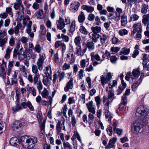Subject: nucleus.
<instances>
[{"label": "nucleus", "mask_w": 149, "mask_h": 149, "mask_svg": "<svg viewBox=\"0 0 149 149\" xmlns=\"http://www.w3.org/2000/svg\"><path fill=\"white\" fill-rule=\"evenodd\" d=\"M12 49L13 48L11 47L10 46H8V47L6 49L4 56L5 58L6 59H8L10 58V53Z\"/></svg>", "instance_id": "obj_20"}, {"label": "nucleus", "mask_w": 149, "mask_h": 149, "mask_svg": "<svg viewBox=\"0 0 149 149\" xmlns=\"http://www.w3.org/2000/svg\"><path fill=\"white\" fill-rule=\"evenodd\" d=\"M79 31L82 34L84 35H86L88 34V31L83 26H80Z\"/></svg>", "instance_id": "obj_40"}, {"label": "nucleus", "mask_w": 149, "mask_h": 149, "mask_svg": "<svg viewBox=\"0 0 149 149\" xmlns=\"http://www.w3.org/2000/svg\"><path fill=\"white\" fill-rule=\"evenodd\" d=\"M85 46L90 51H93L95 47L94 44L92 41H87L85 44Z\"/></svg>", "instance_id": "obj_15"}, {"label": "nucleus", "mask_w": 149, "mask_h": 149, "mask_svg": "<svg viewBox=\"0 0 149 149\" xmlns=\"http://www.w3.org/2000/svg\"><path fill=\"white\" fill-rule=\"evenodd\" d=\"M81 38L80 36H78L75 38V44L77 46L76 54L78 56L80 55L81 52V47L80 46Z\"/></svg>", "instance_id": "obj_8"}, {"label": "nucleus", "mask_w": 149, "mask_h": 149, "mask_svg": "<svg viewBox=\"0 0 149 149\" xmlns=\"http://www.w3.org/2000/svg\"><path fill=\"white\" fill-rule=\"evenodd\" d=\"M26 107H28L29 109L31 111H33L34 109L32 105V104L30 102L28 101L26 102Z\"/></svg>", "instance_id": "obj_58"}, {"label": "nucleus", "mask_w": 149, "mask_h": 149, "mask_svg": "<svg viewBox=\"0 0 149 149\" xmlns=\"http://www.w3.org/2000/svg\"><path fill=\"white\" fill-rule=\"evenodd\" d=\"M6 127V126L5 122L3 121L0 122V134L5 131Z\"/></svg>", "instance_id": "obj_29"}, {"label": "nucleus", "mask_w": 149, "mask_h": 149, "mask_svg": "<svg viewBox=\"0 0 149 149\" xmlns=\"http://www.w3.org/2000/svg\"><path fill=\"white\" fill-rule=\"evenodd\" d=\"M81 8L85 10L88 12L92 13L94 10V8L88 5H84L81 7Z\"/></svg>", "instance_id": "obj_19"}, {"label": "nucleus", "mask_w": 149, "mask_h": 149, "mask_svg": "<svg viewBox=\"0 0 149 149\" xmlns=\"http://www.w3.org/2000/svg\"><path fill=\"white\" fill-rule=\"evenodd\" d=\"M143 127L141 121L136 120L131 126V131L135 134L141 133L143 131Z\"/></svg>", "instance_id": "obj_2"}, {"label": "nucleus", "mask_w": 149, "mask_h": 149, "mask_svg": "<svg viewBox=\"0 0 149 149\" xmlns=\"http://www.w3.org/2000/svg\"><path fill=\"white\" fill-rule=\"evenodd\" d=\"M108 98L109 99H114L115 98L114 96V92L112 90H110L109 91L108 93Z\"/></svg>", "instance_id": "obj_41"}, {"label": "nucleus", "mask_w": 149, "mask_h": 149, "mask_svg": "<svg viewBox=\"0 0 149 149\" xmlns=\"http://www.w3.org/2000/svg\"><path fill=\"white\" fill-rule=\"evenodd\" d=\"M134 29L138 32V31L142 32V26L140 23H138L134 24L133 25Z\"/></svg>", "instance_id": "obj_23"}, {"label": "nucleus", "mask_w": 149, "mask_h": 149, "mask_svg": "<svg viewBox=\"0 0 149 149\" xmlns=\"http://www.w3.org/2000/svg\"><path fill=\"white\" fill-rule=\"evenodd\" d=\"M143 66L144 69H145L148 72L146 73H145L144 74L143 72L141 73L143 74V75L142 76V79L144 77L149 76V66H146L143 63Z\"/></svg>", "instance_id": "obj_35"}, {"label": "nucleus", "mask_w": 149, "mask_h": 149, "mask_svg": "<svg viewBox=\"0 0 149 149\" xmlns=\"http://www.w3.org/2000/svg\"><path fill=\"white\" fill-rule=\"evenodd\" d=\"M130 52V49H127L125 48H122L121 51L119 53L120 55L124 54L125 55H128Z\"/></svg>", "instance_id": "obj_28"}, {"label": "nucleus", "mask_w": 149, "mask_h": 149, "mask_svg": "<svg viewBox=\"0 0 149 149\" xmlns=\"http://www.w3.org/2000/svg\"><path fill=\"white\" fill-rule=\"evenodd\" d=\"M142 32L138 31L136 34V36L135 37V39L136 40L140 39L141 38V33Z\"/></svg>", "instance_id": "obj_64"}, {"label": "nucleus", "mask_w": 149, "mask_h": 149, "mask_svg": "<svg viewBox=\"0 0 149 149\" xmlns=\"http://www.w3.org/2000/svg\"><path fill=\"white\" fill-rule=\"evenodd\" d=\"M22 26L20 22H18L17 26L14 28V32L15 34H18L19 33V29H20Z\"/></svg>", "instance_id": "obj_33"}, {"label": "nucleus", "mask_w": 149, "mask_h": 149, "mask_svg": "<svg viewBox=\"0 0 149 149\" xmlns=\"http://www.w3.org/2000/svg\"><path fill=\"white\" fill-rule=\"evenodd\" d=\"M142 18V22L146 26L149 22V14L144 15Z\"/></svg>", "instance_id": "obj_22"}, {"label": "nucleus", "mask_w": 149, "mask_h": 149, "mask_svg": "<svg viewBox=\"0 0 149 149\" xmlns=\"http://www.w3.org/2000/svg\"><path fill=\"white\" fill-rule=\"evenodd\" d=\"M142 55L143 56V61L142 62V64L143 65V63L146 66H149L147 65V63L149 61V55L145 54H142Z\"/></svg>", "instance_id": "obj_24"}, {"label": "nucleus", "mask_w": 149, "mask_h": 149, "mask_svg": "<svg viewBox=\"0 0 149 149\" xmlns=\"http://www.w3.org/2000/svg\"><path fill=\"white\" fill-rule=\"evenodd\" d=\"M148 8V5L144 4L141 6V13L143 14H146L147 12V10Z\"/></svg>", "instance_id": "obj_34"}, {"label": "nucleus", "mask_w": 149, "mask_h": 149, "mask_svg": "<svg viewBox=\"0 0 149 149\" xmlns=\"http://www.w3.org/2000/svg\"><path fill=\"white\" fill-rule=\"evenodd\" d=\"M95 100L97 103V107H99L101 103V100L99 96H97L95 98Z\"/></svg>", "instance_id": "obj_57"}, {"label": "nucleus", "mask_w": 149, "mask_h": 149, "mask_svg": "<svg viewBox=\"0 0 149 149\" xmlns=\"http://www.w3.org/2000/svg\"><path fill=\"white\" fill-rule=\"evenodd\" d=\"M33 51L38 53H40L41 52V47L40 45L39 44L35 45L34 47H33Z\"/></svg>", "instance_id": "obj_42"}, {"label": "nucleus", "mask_w": 149, "mask_h": 149, "mask_svg": "<svg viewBox=\"0 0 149 149\" xmlns=\"http://www.w3.org/2000/svg\"><path fill=\"white\" fill-rule=\"evenodd\" d=\"M64 22V19L61 18H60L58 20L56 21L57 27L58 29L62 30L63 29L65 25V23Z\"/></svg>", "instance_id": "obj_11"}, {"label": "nucleus", "mask_w": 149, "mask_h": 149, "mask_svg": "<svg viewBox=\"0 0 149 149\" xmlns=\"http://www.w3.org/2000/svg\"><path fill=\"white\" fill-rule=\"evenodd\" d=\"M116 137H113L110 139L109 141L108 144L105 147V149L111 148L114 147L115 146L114 144L117 141Z\"/></svg>", "instance_id": "obj_12"}, {"label": "nucleus", "mask_w": 149, "mask_h": 149, "mask_svg": "<svg viewBox=\"0 0 149 149\" xmlns=\"http://www.w3.org/2000/svg\"><path fill=\"white\" fill-rule=\"evenodd\" d=\"M120 49V47H111V51L112 52V54H114L116 53H117Z\"/></svg>", "instance_id": "obj_47"}, {"label": "nucleus", "mask_w": 149, "mask_h": 149, "mask_svg": "<svg viewBox=\"0 0 149 149\" xmlns=\"http://www.w3.org/2000/svg\"><path fill=\"white\" fill-rule=\"evenodd\" d=\"M21 143L23 147L28 149H32L34 144L37 142V139L34 136L30 137L23 136L20 138Z\"/></svg>", "instance_id": "obj_1"}, {"label": "nucleus", "mask_w": 149, "mask_h": 149, "mask_svg": "<svg viewBox=\"0 0 149 149\" xmlns=\"http://www.w3.org/2000/svg\"><path fill=\"white\" fill-rule=\"evenodd\" d=\"M32 24V22L31 21L28 22V23H26V27L27 28L26 30H28V32H29L31 29V26Z\"/></svg>", "instance_id": "obj_62"}, {"label": "nucleus", "mask_w": 149, "mask_h": 149, "mask_svg": "<svg viewBox=\"0 0 149 149\" xmlns=\"http://www.w3.org/2000/svg\"><path fill=\"white\" fill-rule=\"evenodd\" d=\"M113 131L117 134L120 135L123 132V130L118 128H116V129H115V128L113 129Z\"/></svg>", "instance_id": "obj_52"}, {"label": "nucleus", "mask_w": 149, "mask_h": 149, "mask_svg": "<svg viewBox=\"0 0 149 149\" xmlns=\"http://www.w3.org/2000/svg\"><path fill=\"white\" fill-rule=\"evenodd\" d=\"M126 105V104H124L121 103L119 105L118 109H119V110H120L125 111Z\"/></svg>", "instance_id": "obj_55"}, {"label": "nucleus", "mask_w": 149, "mask_h": 149, "mask_svg": "<svg viewBox=\"0 0 149 149\" xmlns=\"http://www.w3.org/2000/svg\"><path fill=\"white\" fill-rule=\"evenodd\" d=\"M91 59L92 61H94L95 60L97 61H100L101 62H102L103 61V60L101 59L100 56L98 54H95V53L94 52H92L91 53Z\"/></svg>", "instance_id": "obj_14"}, {"label": "nucleus", "mask_w": 149, "mask_h": 149, "mask_svg": "<svg viewBox=\"0 0 149 149\" xmlns=\"http://www.w3.org/2000/svg\"><path fill=\"white\" fill-rule=\"evenodd\" d=\"M37 88L39 93L41 92V91L43 88V85L41 81H39L38 82H37Z\"/></svg>", "instance_id": "obj_39"}, {"label": "nucleus", "mask_w": 149, "mask_h": 149, "mask_svg": "<svg viewBox=\"0 0 149 149\" xmlns=\"http://www.w3.org/2000/svg\"><path fill=\"white\" fill-rule=\"evenodd\" d=\"M74 31V23L73 22H72L71 24V25L70 26V29L69 34L70 35V36L72 35Z\"/></svg>", "instance_id": "obj_48"}, {"label": "nucleus", "mask_w": 149, "mask_h": 149, "mask_svg": "<svg viewBox=\"0 0 149 149\" xmlns=\"http://www.w3.org/2000/svg\"><path fill=\"white\" fill-rule=\"evenodd\" d=\"M91 29L92 31L91 39L93 41L96 42L97 41V39L100 37V35L98 33L100 32L101 28L100 26H93L91 28Z\"/></svg>", "instance_id": "obj_3"}, {"label": "nucleus", "mask_w": 149, "mask_h": 149, "mask_svg": "<svg viewBox=\"0 0 149 149\" xmlns=\"http://www.w3.org/2000/svg\"><path fill=\"white\" fill-rule=\"evenodd\" d=\"M105 111L104 113L105 115L106 118L108 119V121H110L112 117L111 114L110 112L108 110L109 109H106V107H105Z\"/></svg>", "instance_id": "obj_25"}, {"label": "nucleus", "mask_w": 149, "mask_h": 149, "mask_svg": "<svg viewBox=\"0 0 149 149\" xmlns=\"http://www.w3.org/2000/svg\"><path fill=\"white\" fill-rule=\"evenodd\" d=\"M17 56L19 60L21 61L23 60L25 57L26 55L23 53L19 52Z\"/></svg>", "instance_id": "obj_56"}, {"label": "nucleus", "mask_w": 149, "mask_h": 149, "mask_svg": "<svg viewBox=\"0 0 149 149\" xmlns=\"http://www.w3.org/2000/svg\"><path fill=\"white\" fill-rule=\"evenodd\" d=\"M28 91H29L30 93L32 94L33 96H35L36 95V90L33 87H29L28 88Z\"/></svg>", "instance_id": "obj_44"}, {"label": "nucleus", "mask_w": 149, "mask_h": 149, "mask_svg": "<svg viewBox=\"0 0 149 149\" xmlns=\"http://www.w3.org/2000/svg\"><path fill=\"white\" fill-rule=\"evenodd\" d=\"M143 75V73H141V75L139 79L134 83L132 86V90L133 91L135 92L137 90L138 86L140 84L142 81V76Z\"/></svg>", "instance_id": "obj_9"}, {"label": "nucleus", "mask_w": 149, "mask_h": 149, "mask_svg": "<svg viewBox=\"0 0 149 149\" xmlns=\"http://www.w3.org/2000/svg\"><path fill=\"white\" fill-rule=\"evenodd\" d=\"M85 19L84 14L82 12H81V14L79 15L78 17V20L80 23L83 22Z\"/></svg>", "instance_id": "obj_31"}, {"label": "nucleus", "mask_w": 149, "mask_h": 149, "mask_svg": "<svg viewBox=\"0 0 149 149\" xmlns=\"http://www.w3.org/2000/svg\"><path fill=\"white\" fill-rule=\"evenodd\" d=\"M18 141V140L16 137H13L10 139V143L12 146H16Z\"/></svg>", "instance_id": "obj_27"}, {"label": "nucleus", "mask_w": 149, "mask_h": 149, "mask_svg": "<svg viewBox=\"0 0 149 149\" xmlns=\"http://www.w3.org/2000/svg\"><path fill=\"white\" fill-rule=\"evenodd\" d=\"M121 25L123 26H125L127 23V17L125 15H123L121 17Z\"/></svg>", "instance_id": "obj_32"}, {"label": "nucleus", "mask_w": 149, "mask_h": 149, "mask_svg": "<svg viewBox=\"0 0 149 149\" xmlns=\"http://www.w3.org/2000/svg\"><path fill=\"white\" fill-rule=\"evenodd\" d=\"M64 149H72L71 146L68 142H63Z\"/></svg>", "instance_id": "obj_59"}, {"label": "nucleus", "mask_w": 149, "mask_h": 149, "mask_svg": "<svg viewBox=\"0 0 149 149\" xmlns=\"http://www.w3.org/2000/svg\"><path fill=\"white\" fill-rule=\"evenodd\" d=\"M100 43L102 45H104L105 42L107 41V37L106 35L104 34L101 36H100Z\"/></svg>", "instance_id": "obj_38"}, {"label": "nucleus", "mask_w": 149, "mask_h": 149, "mask_svg": "<svg viewBox=\"0 0 149 149\" xmlns=\"http://www.w3.org/2000/svg\"><path fill=\"white\" fill-rule=\"evenodd\" d=\"M22 109L20 106H19L18 104L16 107L13 108V110L14 112L19 111Z\"/></svg>", "instance_id": "obj_63"}, {"label": "nucleus", "mask_w": 149, "mask_h": 149, "mask_svg": "<svg viewBox=\"0 0 149 149\" xmlns=\"http://www.w3.org/2000/svg\"><path fill=\"white\" fill-rule=\"evenodd\" d=\"M15 38L13 36L11 37L9 41V45L11 46H13L15 45Z\"/></svg>", "instance_id": "obj_54"}, {"label": "nucleus", "mask_w": 149, "mask_h": 149, "mask_svg": "<svg viewBox=\"0 0 149 149\" xmlns=\"http://www.w3.org/2000/svg\"><path fill=\"white\" fill-rule=\"evenodd\" d=\"M39 57L37 61L36 64V65H37L38 70L41 71L43 69V64L46 57L44 53L39 54Z\"/></svg>", "instance_id": "obj_4"}, {"label": "nucleus", "mask_w": 149, "mask_h": 149, "mask_svg": "<svg viewBox=\"0 0 149 149\" xmlns=\"http://www.w3.org/2000/svg\"><path fill=\"white\" fill-rule=\"evenodd\" d=\"M6 72L5 69L3 65H1L0 66V76L3 79H6Z\"/></svg>", "instance_id": "obj_21"}, {"label": "nucleus", "mask_w": 149, "mask_h": 149, "mask_svg": "<svg viewBox=\"0 0 149 149\" xmlns=\"http://www.w3.org/2000/svg\"><path fill=\"white\" fill-rule=\"evenodd\" d=\"M51 79L52 76H50V77L47 75L44 76L42 80L44 84L46 86H49Z\"/></svg>", "instance_id": "obj_18"}, {"label": "nucleus", "mask_w": 149, "mask_h": 149, "mask_svg": "<svg viewBox=\"0 0 149 149\" xmlns=\"http://www.w3.org/2000/svg\"><path fill=\"white\" fill-rule=\"evenodd\" d=\"M43 14V10L42 9H40L37 12L36 14L37 18H42V15Z\"/></svg>", "instance_id": "obj_45"}, {"label": "nucleus", "mask_w": 149, "mask_h": 149, "mask_svg": "<svg viewBox=\"0 0 149 149\" xmlns=\"http://www.w3.org/2000/svg\"><path fill=\"white\" fill-rule=\"evenodd\" d=\"M30 21L29 17L28 16L26 17L23 20V24L24 25L23 27H25L26 25V23H28V22Z\"/></svg>", "instance_id": "obj_53"}, {"label": "nucleus", "mask_w": 149, "mask_h": 149, "mask_svg": "<svg viewBox=\"0 0 149 149\" xmlns=\"http://www.w3.org/2000/svg\"><path fill=\"white\" fill-rule=\"evenodd\" d=\"M45 73L47 76H52V72L50 65L46 67Z\"/></svg>", "instance_id": "obj_30"}, {"label": "nucleus", "mask_w": 149, "mask_h": 149, "mask_svg": "<svg viewBox=\"0 0 149 149\" xmlns=\"http://www.w3.org/2000/svg\"><path fill=\"white\" fill-rule=\"evenodd\" d=\"M22 3V1L19 0L17 2L15 3L14 5V8L16 10L18 9Z\"/></svg>", "instance_id": "obj_49"}, {"label": "nucleus", "mask_w": 149, "mask_h": 149, "mask_svg": "<svg viewBox=\"0 0 149 149\" xmlns=\"http://www.w3.org/2000/svg\"><path fill=\"white\" fill-rule=\"evenodd\" d=\"M148 109L146 107L143 105H140L137 109L136 116L138 117H140L146 114Z\"/></svg>", "instance_id": "obj_6"}, {"label": "nucleus", "mask_w": 149, "mask_h": 149, "mask_svg": "<svg viewBox=\"0 0 149 149\" xmlns=\"http://www.w3.org/2000/svg\"><path fill=\"white\" fill-rule=\"evenodd\" d=\"M106 131L108 134L109 136H111L112 135L113 131L112 127L111 126L109 125H108L106 129Z\"/></svg>", "instance_id": "obj_46"}, {"label": "nucleus", "mask_w": 149, "mask_h": 149, "mask_svg": "<svg viewBox=\"0 0 149 149\" xmlns=\"http://www.w3.org/2000/svg\"><path fill=\"white\" fill-rule=\"evenodd\" d=\"M37 65L32 64V71L33 73L35 74L33 78V83L36 84L38 82L39 77V73Z\"/></svg>", "instance_id": "obj_7"}, {"label": "nucleus", "mask_w": 149, "mask_h": 149, "mask_svg": "<svg viewBox=\"0 0 149 149\" xmlns=\"http://www.w3.org/2000/svg\"><path fill=\"white\" fill-rule=\"evenodd\" d=\"M7 41V38H4L3 39L0 38V47H2Z\"/></svg>", "instance_id": "obj_50"}, {"label": "nucleus", "mask_w": 149, "mask_h": 149, "mask_svg": "<svg viewBox=\"0 0 149 149\" xmlns=\"http://www.w3.org/2000/svg\"><path fill=\"white\" fill-rule=\"evenodd\" d=\"M63 125V130H65V127L64 125V122H63L62 123L61 121L58 120V123L56 125V129L57 131V133L58 134H59L60 132L61 131V126Z\"/></svg>", "instance_id": "obj_16"}, {"label": "nucleus", "mask_w": 149, "mask_h": 149, "mask_svg": "<svg viewBox=\"0 0 149 149\" xmlns=\"http://www.w3.org/2000/svg\"><path fill=\"white\" fill-rule=\"evenodd\" d=\"M73 79L70 78V80L67 82L66 85L64 88V91L65 92H67L69 89L72 88L73 86Z\"/></svg>", "instance_id": "obj_17"}, {"label": "nucleus", "mask_w": 149, "mask_h": 149, "mask_svg": "<svg viewBox=\"0 0 149 149\" xmlns=\"http://www.w3.org/2000/svg\"><path fill=\"white\" fill-rule=\"evenodd\" d=\"M139 17V16L136 14H132L130 16L129 22L137 21Z\"/></svg>", "instance_id": "obj_36"}, {"label": "nucleus", "mask_w": 149, "mask_h": 149, "mask_svg": "<svg viewBox=\"0 0 149 149\" xmlns=\"http://www.w3.org/2000/svg\"><path fill=\"white\" fill-rule=\"evenodd\" d=\"M117 81L116 80H114L113 81V83H112V84H109V88H112L113 87L116 86L117 85Z\"/></svg>", "instance_id": "obj_61"}, {"label": "nucleus", "mask_w": 149, "mask_h": 149, "mask_svg": "<svg viewBox=\"0 0 149 149\" xmlns=\"http://www.w3.org/2000/svg\"><path fill=\"white\" fill-rule=\"evenodd\" d=\"M128 31L125 29H121L118 31V33L120 35L122 36L127 35L128 34Z\"/></svg>", "instance_id": "obj_43"}, {"label": "nucleus", "mask_w": 149, "mask_h": 149, "mask_svg": "<svg viewBox=\"0 0 149 149\" xmlns=\"http://www.w3.org/2000/svg\"><path fill=\"white\" fill-rule=\"evenodd\" d=\"M40 29L41 34L43 35H45L46 33V30L45 25L43 24L41 25L40 26Z\"/></svg>", "instance_id": "obj_51"}, {"label": "nucleus", "mask_w": 149, "mask_h": 149, "mask_svg": "<svg viewBox=\"0 0 149 149\" xmlns=\"http://www.w3.org/2000/svg\"><path fill=\"white\" fill-rule=\"evenodd\" d=\"M19 69L23 76L25 77L26 78L27 77L26 70L25 67L23 65H20Z\"/></svg>", "instance_id": "obj_26"}, {"label": "nucleus", "mask_w": 149, "mask_h": 149, "mask_svg": "<svg viewBox=\"0 0 149 149\" xmlns=\"http://www.w3.org/2000/svg\"><path fill=\"white\" fill-rule=\"evenodd\" d=\"M139 68L136 69H134L131 74V78L132 79H134L138 77L140 74V72L139 70Z\"/></svg>", "instance_id": "obj_13"}, {"label": "nucleus", "mask_w": 149, "mask_h": 149, "mask_svg": "<svg viewBox=\"0 0 149 149\" xmlns=\"http://www.w3.org/2000/svg\"><path fill=\"white\" fill-rule=\"evenodd\" d=\"M41 94L43 97L47 98L49 96V92L46 88H44L43 91Z\"/></svg>", "instance_id": "obj_37"}, {"label": "nucleus", "mask_w": 149, "mask_h": 149, "mask_svg": "<svg viewBox=\"0 0 149 149\" xmlns=\"http://www.w3.org/2000/svg\"><path fill=\"white\" fill-rule=\"evenodd\" d=\"M86 107L89 112L93 114H95V109L93 105V102L90 101L89 103L86 104Z\"/></svg>", "instance_id": "obj_10"}, {"label": "nucleus", "mask_w": 149, "mask_h": 149, "mask_svg": "<svg viewBox=\"0 0 149 149\" xmlns=\"http://www.w3.org/2000/svg\"><path fill=\"white\" fill-rule=\"evenodd\" d=\"M110 61L112 63L115 64L116 63L117 58L115 56H111L110 58Z\"/></svg>", "instance_id": "obj_60"}, {"label": "nucleus", "mask_w": 149, "mask_h": 149, "mask_svg": "<svg viewBox=\"0 0 149 149\" xmlns=\"http://www.w3.org/2000/svg\"><path fill=\"white\" fill-rule=\"evenodd\" d=\"M105 74L102 75L100 76V81L102 84V85L104 86L105 84L107 83L109 81L112 77V74L110 72H108L107 73L106 76L105 77Z\"/></svg>", "instance_id": "obj_5"}]
</instances>
